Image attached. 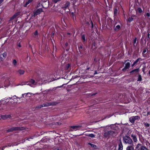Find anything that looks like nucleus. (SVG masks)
<instances>
[{
    "mask_svg": "<svg viewBox=\"0 0 150 150\" xmlns=\"http://www.w3.org/2000/svg\"><path fill=\"white\" fill-rule=\"evenodd\" d=\"M123 142L125 144H127L129 145H133V142L130 137L127 136H125L123 137Z\"/></svg>",
    "mask_w": 150,
    "mask_h": 150,
    "instance_id": "obj_1",
    "label": "nucleus"
},
{
    "mask_svg": "<svg viewBox=\"0 0 150 150\" xmlns=\"http://www.w3.org/2000/svg\"><path fill=\"white\" fill-rule=\"evenodd\" d=\"M25 128L24 127H12L11 128L9 129L6 130L7 132H12L14 131L18 130H23L25 129Z\"/></svg>",
    "mask_w": 150,
    "mask_h": 150,
    "instance_id": "obj_2",
    "label": "nucleus"
},
{
    "mask_svg": "<svg viewBox=\"0 0 150 150\" xmlns=\"http://www.w3.org/2000/svg\"><path fill=\"white\" fill-rule=\"evenodd\" d=\"M140 119V117L139 116H132L131 117L129 118V121H130L131 123L132 124H134L135 120H139Z\"/></svg>",
    "mask_w": 150,
    "mask_h": 150,
    "instance_id": "obj_3",
    "label": "nucleus"
},
{
    "mask_svg": "<svg viewBox=\"0 0 150 150\" xmlns=\"http://www.w3.org/2000/svg\"><path fill=\"white\" fill-rule=\"evenodd\" d=\"M89 21H88V19L87 20L86 19H85V24H86L87 25H90V23H91V29H93V23L92 22L91 20V18L90 17L89 18Z\"/></svg>",
    "mask_w": 150,
    "mask_h": 150,
    "instance_id": "obj_4",
    "label": "nucleus"
},
{
    "mask_svg": "<svg viewBox=\"0 0 150 150\" xmlns=\"http://www.w3.org/2000/svg\"><path fill=\"white\" fill-rule=\"evenodd\" d=\"M132 140L134 143H136L138 141L136 133L133 132L131 135Z\"/></svg>",
    "mask_w": 150,
    "mask_h": 150,
    "instance_id": "obj_5",
    "label": "nucleus"
},
{
    "mask_svg": "<svg viewBox=\"0 0 150 150\" xmlns=\"http://www.w3.org/2000/svg\"><path fill=\"white\" fill-rule=\"evenodd\" d=\"M42 11V8H40L37 9L36 11L33 12V16L36 17Z\"/></svg>",
    "mask_w": 150,
    "mask_h": 150,
    "instance_id": "obj_6",
    "label": "nucleus"
},
{
    "mask_svg": "<svg viewBox=\"0 0 150 150\" xmlns=\"http://www.w3.org/2000/svg\"><path fill=\"white\" fill-rule=\"evenodd\" d=\"M130 67V64L129 62H127L125 64L124 67L122 69V71L124 72L128 70Z\"/></svg>",
    "mask_w": 150,
    "mask_h": 150,
    "instance_id": "obj_7",
    "label": "nucleus"
},
{
    "mask_svg": "<svg viewBox=\"0 0 150 150\" xmlns=\"http://www.w3.org/2000/svg\"><path fill=\"white\" fill-rule=\"evenodd\" d=\"M107 24L109 26H112L113 23V21L111 18H108L107 19Z\"/></svg>",
    "mask_w": 150,
    "mask_h": 150,
    "instance_id": "obj_8",
    "label": "nucleus"
},
{
    "mask_svg": "<svg viewBox=\"0 0 150 150\" xmlns=\"http://www.w3.org/2000/svg\"><path fill=\"white\" fill-rule=\"evenodd\" d=\"M7 56V52H4L3 53L0 55V60L3 61L6 58Z\"/></svg>",
    "mask_w": 150,
    "mask_h": 150,
    "instance_id": "obj_9",
    "label": "nucleus"
},
{
    "mask_svg": "<svg viewBox=\"0 0 150 150\" xmlns=\"http://www.w3.org/2000/svg\"><path fill=\"white\" fill-rule=\"evenodd\" d=\"M139 71V68H138L132 70L129 72V73L131 75H134L137 73H138Z\"/></svg>",
    "mask_w": 150,
    "mask_h": 150,
    "instance_id": "obj_10",
    "label": "nucleus"
},
{
    "mask_svg": "<svg viewBox=\"0 0 150 150\" xmlns=\"http://www.w3.org/2000/svg\"><path fill=\"white\" fill-rule=\"evenodd\" d=\"M56 104V102H51L50 103H46L43 104V106L44 107L49 106L50 105H54Z\"/></svg>",
    "mask_w": 150,
    "mask_h": 150,
    "instance_id": "obj_11",
    "label": "nucleus"
},
{
    "mask_svg": "<svg viewBox=\"0 0 150 150\" xmlns=\"http://www.w3.org/2000/svg\"><path fill=\"white\" fill-rule=\"evenodd\" d=\"M81 40L83 42H84L86 41L87 37H86L85 34H81Z\"/></svg>",
    "mask_w": 150,
    "mask_h": 150,
    "instance_id": "obj_12",
    "label": "nucleus"
},
{
    "mask_svg": "<svg viewBox=\"0 0 150 150\" xmlns=\"http://www.w3.org/2000/svg\"><path fill=\"white\" fill-rule=\"evenodd\" d=\"M117 23L116 22L115 23L114 26V30L116 31H118L121 28L120 26L119 25H117L115 27V26L116 25V24Z\"/></svg>",
    "mask_w": 150,
    "mask_h": 150,
    "instance_id": "obj_13",
    "label": "nucleus"
},
{
    "mask_svg": "<svg viewBox=\"0 0 150 150\" xmlns=\"http://www.w3.org/2000/svg\"><path fill=\"white\" fill-rule=\"evenodd\" d=\"M70 3L68 1L64 5V6L62 7V8L64 10L67 9V8L70 6Z\"/></svg>",
    "mask_w": 150,
    "mask_h": 150,
    "instance_id": "obj_14",
    "label": "nucleus"
},
{
    "mask_svg": "<svg viewBox=\"0 0 150 150\" xmlns=\"http://www.w3.org/2000/svg\"><path fill=\"white\" fill-rule=\"evenodd\" d=\"M123 146L121 140H120L118 144V150H122Z\"/></svg>",
    "mask_w": 150,
    "mask_h": 150,
    "instance_id": "obj_15",
    "label": "nucleus"
},
{
    "mask_svg": "<svg viewBox=\"0 0 150 150\" xmlns=\"http://www.w3.org/2000/svg\"><path fill=\"white\" fill-rule=\"evenodd\" d=\"M103 136L104 137L106 138H109L110 137L108 131L104 132Z\"/></svg>",
    "mask_w": 150,
    "mask_h": 150,
    "instance_id": "obj_16",
    "label": "nucleus"
},
{
    "mask_svg": "<svg viewBox=\"0 0 150 150\" xmlns=\"http://www.w3.org/2000/svg\"><path fill=\"white\" fill-rule=\"evenodd\" d=\"M80 127L79 125L71 126H70V128L76 130L77 129Z\"/></svg>",
    "mask_w": 150,
    "mask_h": 150,
    "instance_id": "obj_17",
    "label": "nucleus"
},
{
    "mask_svg": "<svg viewBox=\"0 0 150 150\" xmlns=\"http://www.w3.org/2000/svg\"><path fill=\"white\" fill-rule=\"evenodd\" d=\"M108 132L109 133V135H110V137L111 136H112V137L114 136L115 134V133L114 132L112 131H111V130L108 131Z\"/></svg>",
    "mask_w": 150,
    "mask_h": 150,
    "instance_id": "obj_18",
    "label": "nucleus"
},
{
    "mask_svg": "<svg viewBox=\"0 0 150 150\" xmlns=\"http://www.w3.org/2000/svg\"><path fill=\"white\" fill-rule=\"evenodd\" d=\"M88 144L90 145L91 147L93 148H94V149L98 148L97 146L94 144H93L92 143H88Z\"/></svg>",
    "mask_w": 150,
    "mask_h": 150,
    "instance_id": "obj_19",
    "label": "nucleus"
},
{
    "mask_svg": "<svg viewBox=\"0 0 150 150\" xmlns=\"http://www.w3.org/2000/svg\"><path fill=\"white\" fill-rule=\"evenodd\" d=\"M126 150H134V147L132 146H128L127 147Z\"/></svg>",
    "mask_w": 150,
    "mask_h": 150,
    "instance_id": "obj_20",
    "label": "nucleus"
},
{
    "mask_svg": "<svg viewBox=\"0 0 150 150\" xmlns=\"http://www.w3.org/2000/svg\"><path fill=\"white\" fill-rule=\"evenodd\" d=\"M140 59L139 58H138L137 60H136L133 63V64L132 65V67H133L139 61Z\"/></svg>",
    "mask_w": 150,
    "mask_h": 150,
    "instance_id": "obj_21",
    "label": "nucleus"
},
{
    "mask_svg": "<svg viewBox=\"0 0 150 150\" xmlns=\"http://www.w3.org/2000/svg\"><path fill=\"white\" fill-rule=\"evenodd\" d=\"M147 32L148 33V34L147 35V41L149 40V39L150 38V31H149V29L148 30Z\"/></svg>",
    "mask_w": 150,
    "mask_h": 150,
    "instance_id": "obj_22",
    "label": "nucleus"
},
{
    "mask_svg": "<svg viewBox=\"0 0 150 150\" xmlns=\"http://www.w3.org/2000/svg\"><path fill=\"white\" fill-rule=\"evenodd\" d=\"M22 95H23V97H24V96H23L24 95H25V96H28V97H30L31 95V94L30 93H27L23 94H22Z\"/></svg>",
    "mask_w": 150,
    "mask_h": 150,
    "instance_id": "obj_23",
    "label": "nucleus"
},
{
    "mask_svg": "<svg viewBox=\"0 0 150 150\" xmlns=\"http://www.w3.org/2000/svg\"><path fill=\"white\" fill-rule=\"evenodd\" d=\"M18 72L21 75L23 74L25 72L22 69H19L18 71Z\"/></svg>",
    "mask_w": 150,
    "mask_h": 150,
    "instance_id": "obj_24",
    "label": "nucleus"
},
{
    "mask_svg": "<svg viewBox=\"0 0 150 150\" xmlns=\"http://www.w3.org/2000/svg\"><path fill=\"white\" fill-rule=\"evenodd\" d=\"M117 12L118 10L117 7L115 8L114 11V14L115 16H116L117 15Z\"/></svg>",
    "mask_w": 150,
    "mask_h": 150,
    "instance_id": "obj_25",
    "label": "nucleus"
},
{
    "mask_svg": "<svg viewBox=\"0 0 150 150\" xmlns=\"http://www.w3.org/2000/svg\"><path fill=\"white\" fill-rule=\"evenodd\" d=\"M137 41V38L135 37L134 38L133 40V46L134 47H136V45H135V44L136 43V41Z\"/></svg>",
    "mask_w": 150,
    "mask_h": 150,
    "instance_id": "obj_26",
    "label": "nucleus"
},
{
    "mask_svg": "<svg viewBox=\"0 0 150 150\" xmlns=\"http://www.w3.org/2000/svg\"><path fill=\"white\" fill-rule=\"evenodd\" d=\"M140 150H148V149L145 146H142L140 147Z\"/></svg>",
    "mask_w": 150,
    "mask_h": 150,
    "instance_id": "obj_27",
    "label": "nucleus"
},
{
    "mask_svg": "<svg viewBox=\"0 0 150 150\" xmlns=\"http://www.w3.org/2000/svg\"><path fill=\"white\" fill-rule=\"evenodd\" d=\"M32 0H28L26 3L25 5V6H27L28 4H30V3L31 2H32Z\"/></svg>",
    "mask_w": 150,
    "mask_h": 150,
    "instance_id": "obj_28",
    "label": "nucleus"
},
{
    "mask_svg": "<svg viewBox=\"0 0 150 150\" xmlns=\"http://www.w3.org/2000/svg\"><path fill=\"white\" fill-rule=\"evenodd\" d=\"M17 61L16 59H13L12 62V64L14 66H16L17 64Z\"/></svg>",
    "mask_w": 150,
    "mask_h": 150,
    "instance_id": "obj_29",
    "label": "nucleus"
},
{
    "mask_svg": "<svg viewBox=\"0 0 150 150\" xmlns=\"http://www.w3.org/2000/svg\"><path fill=\"white\" fill-rule=\"evenodd\" d=\"M142 80V78L140 74H139L138 75V77L137 79V81H141Z\"/></svg>",
    "mask_w": 150,
    "mask_h": 150,
    "instance_id": "obj_30",
    "label": "nucleus"
},
{
    "mask_svg": "<svg viewBox=\"0 0 150 150\" xmlns=\"http://www.w3.org/2000/svg\"><path fill=\"white\" fill-rule=\"evenodd\" d=\"M29 82L30 83H31L32 84H34V83H35V80L33 79H31L29 81Z\"/></svg>",
    "mask_w": 150,
    "mask_h": 150,
    "instance_id": "obj_31",
    "label": "nucleus"
},
{
    "mask_svg": "<svg viewBox=\"0 0 150 150\" xmlns=\"http://www.w3.org/2000/svg\"><path fill=\"white\" fill-rule=\"evenodd\" d=\"M70 66V64H67L65 67L66 70H68Z\"/></svg>",
    "mask_w": 150,
    "mask_h": 150,
    "instance_id": "obj_32",
    "label": "nucleus"
},
{
    "mask_svg": "<svg viewBox=\"0 0 150 150\" xmlns=\"http://www.w3.org/2000/svg\"><path fill=\"white\" fill-rule=\"evenodd\" d=\"M143 124L146 127H149L150 126V124L147 122H144Z\"/></svg>",
    "mask_w": 150,
    "mask_h": 150,
    "instance_id": "obj_33",
    "label": "nucleus"
},
{
    "mask_svg": "<svg viewBox=\"0 0 150 150\" xmlns=\"http://www.w3.org/2000/svg\"><path fill=\"white\" fill-rule=\"evenodd\" d=\"M141 146H142L141 144L140 143H138L137 145L135 148H138L139 149H140Z\"/></svg>",
    "mask_w": 150,
    "mask_h": 150,
    "instance_id": "obj_34",
    "label": "nucleus"
},
{
    "mask_svg": "<svg viewBox=\"0 0 150 150\" xmlns=\"http://www.w3.org/2000/svg\"><path fill=\"white\" fill-rule=\"evenodd\" d=\"M137 11L139 13H141L142 12V8L140 7H138L137 9Z\"/></svg>",
    "mask_w": 150,
    "mask_h": 150,
    "instance_id": "obj_35",
    "label": "nucleus"
},
{
    "mask_svg": "<svg viewBox=\"0 0 150 150\" xmlns=\"http://www.w3.org/2000/svg\"><path fill=\"white\" fill-rule=\"evenodd\" d=\"M78 49L79 50V51L80 52H81V51L82 49L83 48V46L82 45H81L80 46H78Z\"/></svg>",
    "mask_w": 150,
    "mask_h": 150,
    "instance_id": "obj_36",
    "label": "nucleus"
},
{
    "mask_svg": "<svg viewBox=\"0 0 150 150\" xmlns=\"http://www.w3.org/2000/svg\"><path fill=\"white\" fill-rule=\"evenodd\" d=\"M1 119L3 120H5L6 119V115H1Z\"/></svg>",
    "mask_w": 150,
    "mask_h": 150,
    "instance_id": "obj_37",
    "label": "nucleus"
},
{
    "mask_svg": "<svg viewBox=\"0 0 150 150\" xmlns=\"http://www.w3.org/2000/svg\"><path fill=\"white\" fill-rule=\"evenodd\" d=\"M88 136H89V137H91V138H93V137H95V135L93 134H89L88 135Z\"/></svg>",
    "mask_w": 150,
    "mask_h": 150,
    "instance_id": "obj_38",
    "label": "nucleus"
},
{
    "mask_svg": "<svg viewBox=\"0 0 150 150\" xmlns=\"http://www.w3.org/2000/svg\"><path fill=\"white\" fill-rule=\"evenodd\" d=\"M16 16L15 14H14L12 17L10 19L11 20H13L16 18Z\"/></svg>",
    "mask_w": 150,
    "mask_h": 150,
    "instance_id": "obj_39",
    "label": "nucleus"
},
{
    "mask_svg": "<svg viewBox=\"0 0 150 150\" xmlns=\"http://www.w3.org/2000/svg\"><path fill=\"white\" fill-rule=\"evenodd\" d=\"M20 12H18L14 14L16 16V17L20 15Z\"/></svg>",
    "mask_w": 150,
    "mask_h": 150,
    "instance_id": "obj_40",
    "label": "nucleus"
},
{
    "mask_svg": "<svg viewBox=\"0 0 150 150\" xmlns=\"http://www.w3.org/2000/svg\"><path fill=\"white\" fill-rule=\"evenodd\" d=\"M61 0H52V2L54 3H56L60 1Z\"/></svg>",
    "mask_w": 150,
    "mask_h": 150,
    "instance_id": "obj_41",
    "label": "nucleus"
},
{
    "mask_svg": "<svg viewBox=\"0 0 150 150\" xmlns=\"http://www.w3.org/2000/svg\"><path fill=\"white\" fill-rule=\"evenodd\" d=\"M133 20V18H129L128 19V21L129 22L132 21Z\"/></svg>",
    "mask_w": 150,
    "mask_h": 150,
    "instance_id": "obj_42",
    "label": "nucleus"
},
{
    "mask_svg": "<svg viewBox=\"0 0 150 150\" xmlns=\"http://www.w3.org/2000/svg\"><path fill=\"white\" fill-rule=\"evenodd\" d=\"M6 119L8 118H11V115H6Z\"/></svg>",
    "mask_w": 150,
    "mask_h": 150,
    "instance_id": "obj_43",
    "label": "nucleus"
},
{
    "mask_svg": "<svg viewBox=\"0 0 150 150\" xmlns=\"http://www.w3.org/2000/svg\"><path fill=\"white\" fill-rule=\"evenodd\" d=\"M90 69V70H91V67L88 66H87L86 70L87 71L89 70Z\"/></svg>",
    "mask_w": 150,
    "mask_h": 150,
    "instance_id": "obj_44",
    "label": "nucleus"
},
{
    "mask_svg": "<svg viewBox=\"0 0 150 150\" xmlns=\"http://www.w3.org/2000/svg\"><path fill=\"white\" fill-rule=\"evenodd\" d=\"M34 35L36 36L38 35V31L37 30H36L34 33Z\"/></svg>",
    "mask_w": 150,
    "mask_h": 150,
    "instance_id": "obj_45",
    "label": "nucleus"
},
{
    "mask_svg": "<svg viewBox=\"0 0 150 150\" xmlns=\"http://www.w3.org/2000/svg\"><path fill=\"white\" fill-rule=\"evenodd\" d=\"M17 45L19 47H21V44L20 42L18 43L17 44Z\"/></svg>",
    "mask_w": 150,
    "mask_h": 150,
    "instance_id": "obj_46",
    "label": "nucleus"
},
{
    "mask_svg": "<svg viewBox=\"0 0 150 150\" xmlns=\"http://www.w3.org/2000/svg\"><path fill=\"white\" fill-rule=\"evenodd\" d=\"M146 16L148 17H150V13H146Z\"/></svg>",
    "mask_w": 150,
    "mask_h": 150,
    "instance_id": "obj_47",
    "label": "nucleus"
},
{
    "mask_svg": "<svg viewBox=\"0 0 150 150\" xmlns=\"http://www.w3.org/2000/svg\"><path fill=\"white\" fill-rule=\"evenodd\" d=\"M53 150H62L61 149H60L58 148H55L53 149Z\"/></svg>",
    "mask_w": 150,
    "mask_h": 150,
    "instance_id": "obj_48",
    "label": "nucleus"
},
{
    "mask_svg": "<svg viewBox=\"0 0 150 150\" xmlns=\"http://www.w3.org/2000/svg\"><path fill=\"white\" fill-rule=\"evenodd\" d=\"M43 107H44V106H43V104L42 105H40V106H39L38 107V108H41Z\"/></svg>",
    "mask_w": 150,
    "mask_h": 150,
    "instance_id": "obj_49",
    "label": "nucleus"
},
{
    "mask_svg": "<svg viewBox=\"0 0 150 150\" xmlns=\"http://www.w3.org/2000/svg\"><path fill=\"white\" fill-rule=\"evenodd\" d=\"M70 15L71 16H75L74 12H71Z\"/></svg>",
    "mask_w": 150,
    "mask_h": 150,
    "instance_id": "obj_50",
    "label": "nucleus"
},
{
    "mask_svg": "<svg viewBox=\"0 0 150 150\" xmlns=\"http://www.w3.org/2000/svg\"><path fill=\"white\" fill-rule=\"evenodd\" d=\"M146 49H144L143 51L142 54H143V53H146Z\"/></svg>",
    "mask_w": 150,
    "mask_h": 150,
    "instance_id": "obj_51",
    "label": "nucleus"
},
{
    "mask_svg": "<svg viewBox=\"0 0 150 150\" xmlns=\"http://www.w3.org/2000/svg\"><path fill=\"white\" fill-rule=\"evenodd\" d=\"M68 45V43L67 42H66L65 44V47H67Z\"/></svg>",
    "mask_w": 150,
    "mask_h": 150,
    "instance_id": "obj_52",
    "label": "nucleus"
},
{
    "mask_svg": "<svg viewBox=\"0 0 150 150\" xmlns=\"http://www.w3.org/2000/svg\"><path fill=\"white\" fill-rule=\"evenodd\" d=\"M118 57V58L119 59H121V55H120V54H119L118 55V56H117Z\"/></svg>",
    "mask_w": 150,
    "mask_h": 150,
    "instance_id": "obj_53",
    "label": "nucleus"
},
{
    "mask_svg": "<svg viewBox=\"0 0 150 150\" xmlns=\"http://www.w3.org/2000/svg\"><path fill=\"white\" fill-rule=\"evenodd\" d=\"M94 1H97V0H90V1L91 2H94Z\"/></svg>",
    "mask_w": 150,
    "mask_h": 150,
    "instance_id": "obj_54",
    "label": "nucleus"
},
{
    "mask_svg": "<svg viewBox=\"0 0 150 150\" xmlns=\"http://www.w3.org/2000/svg\"><path fill=\"white\" fill-rule=\"evenodd\" d=\"M72 19L74 21V18L75 19L76 17L75 16H72Z\"/></svg>",
    "mask_w": 150,
    "mask_h": 150,
    "instance_id": "obj_55",
    "label": "nucleus"
},
{
    "mask_svg": "<svg viewBox=\"0 0 150 150\" xmlns=\"http://www.w3.org/2000/svg\"><path fill=\"white\" fill-rule=\"evenodd\" d=\"M134 150H140V149H139L138 148H136L135 147V149H134Z\"/></svg>",
    "mask_w": 150,
    "mask_h": 150,
    "instance_id": "obj_56",
    "label": "nucleus"
},
{
    "mask_svg": "<svg viewBox=\"0 0 150 150\" xmlns=\"http://www.w3.org/2000/svg\"><path fill=\"white\" fill-rule=\"evenodd\" d=\"M149 115H150V111L147 113L146 115L147 116H148Z\"/></svg>",
    "mask_w": 150,
    "mask_h": 150,
    "instance_id": "obj_57",
    "label": "nucleus"
},
{
    "mask_svg": "<svg viewBox=\"0 0 150 150\" xmlns=\"http://www.w3.org/2000/svg\"><path fill=\"white\" fill-rule=\"evenodd\" d=\"M4 0H0V4L3 2Z\"/></svg>",
    "mask_w": 150,
    "mask_h": 150,
    "instance_id": "obj_58",
    "label": "nucleus"
},
{
    "mask_svg": "<svg viewBox=\"0 0 150 150\" xmlns=\"http://www.w3.org/2000/svg\"><path fill=\"white\" fill-rule=\"evenodd\" d=\"M3 101H4V100H1L0 101V103H2Z\"/></svg>",
    "mask_w": 150,
    "mask_h": 150,
    "instance_id": "obj_59",
    "label": "nucleus"
},
{
    "mask_svg": "<svg viewBox=\"0 0 150 150\" xmlns=\"http://www.w3.org/2000/svg\"><path fill=\"white\" fill-rule=\"evenodd\" d=\"M144 70H145V69H144V68H142V71L144 72Z\"/></svg>",
    "mask_w": 150,
    "mask_h": 150,
    "instance_id": "obj_60",
    "label": "nucleus"
},
{
    "mask_svg": "<svg viewBox=\"0 0 150 150\" xmlns=\"http://www.w3.org/2000/svg\"><path fill=\"white\" fill-rule=\"evenodd\" d=\"M97 74V71H95V73H94V75H95L96 74Z\"/></svg>",
    "mask_w": 150,
    "mask_h": 150,
    "instance_id": "obj_61",
    "label": "nucleus"
},
{
    "mask_svg": "<svg viewBox=\"0 0 150 150\" xmlns=\"http://www.w3.org/2000/svg\"><path fill=\"white\" fill-rule=\"evenodd\" d=\"M67 34L68 35H70L71 34V33H67Z\"/></svg>",
    "mask_w": 150,
    "mask_h": 150,
    "instance_id": "obj_62",
    "label": "nucleus"
},
{
    "mask_svg": "<svg viewBox=\"0 0 150 150\" xmlns=\"http://www.w3.org/2000/svg\"><path fill=\"white\" fill-rule=\"evenodd\" d=\"M28 82H27L26 83H27V85H30V84H29V83L27 84V83H28Z\"/></svg>",
    "mask_w": 150,
    "mask_h": 150,
    "instance_id": "obj_63",
    "label": "nucleus"
},
{
    "mask_svg": "<svg viewBox=\"0 0 150 150\" xmlns=\"http://www.w3.org/2000/svg\"><path fill=\"white\" fill-rule=\"evenodd\" d=\"M139 136H140V135L138 133H136Z\"/></svg>",
    "mask_w": 150,
    "mask_h": 150,
    "instance_id": "obj_64",
    "label": "nucleus"
}]
</instances>
